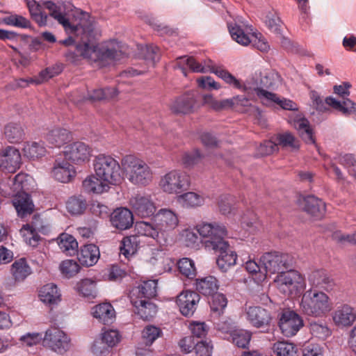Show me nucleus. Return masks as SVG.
<instances>
[{"label": "nucleus", "mask_w": 356, "mask_h": 356, "mask_svg": "<svg viewBox=\"0 0 356 356\" xmlns=\"http://www.w3.org/2000/svg\"><path fill=\"white\" fill-rule=\"evenodd\" d=\"M93 309V316L104 324L112 323L115 318V311L109 302L99 304Z\"/></svg>", "instance_id": "nucleus-36"}, {"label": "nucleus", "mask_w": 356, "mask_h": 356, "mask_svg": "<svg viewBox=\"0 0 356 356\" xmlns=\"http://www.w3.org/2000/svg\"><path fill=\"white\" fill-rule=\"evenodd\" d=\"M63 70V65L61 63H56L55 65L47 67L39 73L36 83L38 84L47 81L60 74Z\"/></svg>", "instance_id": "nucleus-49"}, {"label": "nucleus", "mask_w": 356, "mask_h": 356, "mask_svg": "<svg viewBox=\"0 0 356 356\" xmlns=\"http://www.w3.org/2000/svg\"><path fill=\"white\" fill-rule=\"evenodd\" d=\"M177 214L170 209H161L154 215L151 222L139 221L135 225L136 233L154 239L161 247L172 240V232L179 225Z\"/></svg>", "instance_id": "nucleus-2"}, {"label": "nucleus", "mask_w": 356, "mask_h": 356, "mask_svg": "<svg viewBox=\"0 0 356 356\" xmlns=\"http://www.w3.org/2000/svg\"><path fill=\"white\" fill-rule=\"evenodd\" d=\"M141 236L137 233L136 235L124 237L121 242L120 254L127 259L136 254L141 243Z\"/></svg>", "instance_id": "nucleus-39"}, {"label": "nucleus", "mask_w": 356, "mask_h": 356, "mask_svg": "<svg viewBox=\"0 0 356 356\" xmlns=\"http://www.w3.org/2000/svg\"><path fill=\"white\" fill-rule=\"evenodd\" d=\"M246 318L251 325L257 328L268 326L271 316L268 310L261 307H249L246 309Z\"/></svg>", "instance_id": "nucleus-21"}, {"label": "nucleus", "mask_w": 356, "mask_h": 356, "mask_svg": "<svg viewBox=\"0 0 356 356\" xmlns=\"http://www.w3.org/2000/svg\"><path fill=\"white\" fill-rule=\"evenodd\" d=\"M54 177L62 183H67L76 175L74 167L66 160H56L52 169Z\"/></svg>", "instance_id": "nucleus-26"}, {"label": "nucleus", "mask_w": 356, "mask_h": 356, "mask_svg": "<svg viewBox=\"0 0 356 356\" xmlns=\"http://www.w3.org/2000/svg\"><path fill=\"white\" fill-rule=\"evenodd\" d=\"M309 329L314 337L321 340H325L332 334L330 328L323 321H312L309 323Z\"/></svg>", "instance_id": "nucleus-45"}, {"label": "nucleus", "mask_w": 356, "mask_h": 356, "mask_svg": "<svg viewBox=\"0 0 356 356\" xmlns=\"http://www.w3.org/2000/svg\"><path fill=\"white\" fill-rule=\"evenodd\" d=\"M201 237V243L205 250L223 249L228 245L226 237L228 232L226 226L219 222H202L195 226Z\"/></svg>", "instance_id": "nucleus-6"}, {"label": "nucleus", "mask_w": 356, "mask_h": 356, "mask_svg": "<svg viewBox=\"0 0 356 356\" xmlns=\"http://www.w3.org/2000/svg\"><path fill=\"white\" fill-rule=\"evenodd\" d=\"M3 136L10 143H19L25 138V131L21 124L11 122L5 125Z\"/></svg>", "instance_id": "nucleus-35"}, {"label": "nucleus", "mask_w": 356, "mask_h": 356, "mask_svg": "<svg viewBox=\"0 0 356 356\" xmlns=\"http://www.w3.org/2000/svg\"><path fill=\"white\" fill-rule=\"evenodd\" d=\"M129 205L136 215L141 218L154 216L156 211L155 203L149 195L136 194L130 198Z\"/></svg>", "instance_id": "nucleus-14"}, {"label": "nucleus", "mask_w": 356, "mask_h": 356, "mask_svg": "<svg viewBox=\"0 0 356 356\" xmlns=\"http://www.w3.org/2000/svg\"><path fill=\"white\" fill-rule=\"evenodd\" d=\"M304 326L302 318L294 311L284 312L279 320V327L286 337L295 336Z\"/></svg>", "instance_id": "nucleus-13"}, {"label": "nucleus", "mask_w": 356, "mask_h": 356, "mask_svg": "<svg viewBox=\"0 0 356 356\" xmlns=\"http://www.w3.org/2000/svg\"><path fill=\"white\" fill-rule=\"evenodd\" d=\"M131 304L135 307V312L143 320L149 321L157 313V307L155 304L146 299H138L132 297L130 299Z\"/></svg>", "instance_id": "nucleus-27"}, {"label": "nucleus", "mask_w": 356, "mask_h": 356, "mask_svg": "<svg viewBox=\"0 0 356 356\" xmlns=\"http://www.w3.org/2000/svg\"><path fill=\"white\" fill-rule=\"evenodd\" d=\"M209 304L213 314L219 316L223 313V311L227 306V300L223 294L216 293L211 296V300L209 301Z\"/></svg>", "instance_id": "nucleus-51"}, {"label": "nucleus", "mask_w": 356, "mask_h": 356, "mask_svg": "<svg viewBox=\"0 0 356 356\" xmlns=\"http://www.w3.org/2000/svg\"><path fill=\"white\" fill-rule=\"evenodd\" d=\"M161 330L154 325L146 326L142 332L143 338L147 345H152L153 342L161 335Z\"/></svg>", "instance_id": "nucleus-57"}, {"label": "nucleus", "mask_w": 356, "mask_h": 356, "mask_svg": "<svg viewBox=\"0 0 356 356\" xmlns=\"http://www.w3.org/2000/svg\"><path fill=\"white\" fill-rule=\"evenodd\" d=\"M325 103L334 109L341 113L344 115L354 114L356 115V103L346 98L340 102L332 97H327L325 99Z\"/></svg>", "instance_id": "nucleus-38"}, {"label": "nucleus", "mask_w": 356, "mask_h": 356, "mask_svg": "<svg viewBox=\"0 0 356 356\" xmlns=\"http://www.w3.org/2000/svg\"><path fill=\"white\" fill-rule=\"evenodd\" d=\"M159 186L167 194L178 195L190 187L191 179L186 172L174 170L161 177Z\"/></svg>", "instance_id": "nucleus-9"}, {"label": "nucleus", "mask_w": 356, "mask_h": 356, "mask_svg": "<svg viewBox=\"0 0 356 356\" xmlns=\"http://www.w3.org/2000/svg\"><path fill=\"white\" fill-rule=\"evenodd\" d=\"M199 108L195 94L188 92L178 97L171 105V110L176 113H190Z\"/></svg>", "instance_id": "nucleus-23"}, {"label": "nucleus", "mask_w": 356, "mask_h": 356, "mask_svg": "<svg viewBox=\"0 0 356 356\" xmlns=\"http://www.w3.org/2000/svg\"><path fill=\"white\" fill-rule=\"evenodd\" d=\"M207 195L201 192L181 193L176 197V202L183 209H193L203 206Z\"/></svg>", "instance_id": "nucleus-19"}, {"label": "nucleus", "mask_w": 356, "mask_h": 356, "mask_svg": "<svg viewBox=\"0 0 356 356\" xmlns=\"http://www.w3.org/2000/svg\"><path fill=\"white\" fill-rule=\"evenodd\" d=\"M200 301V296L195 291H184L177 297V305L181 314L186 317L193 315Z\"/></svg>", "instance_id": "nucleus-18"}, {"label": "nucleus", "mask_w": 356, "mask_h": 356, "mask_svg": "<svg viewBox=\"0 0 356 356\" xmlns=\"http://www.w3.org/2000/svg\"><path fill=\"white\" fill-rule=\"evenodd\" d=\"M58 244L60 249L67 256H74L78 252V242L69 234H61L58 237Z\"/></svg>", "instance_id": "nucleus-41"}, {"label": "nucleus", "mask_w": 356, "mask_h": 356, "mask_svg": "<svg viewBox=\"0 0 356 356\" xmlns=\"http://www.w3.org/2000/svg\"><path fill=\"white\" fill-rule=\"evenodd\" d=\"M39 297L47 305H57L61 300V294L57 286L53 283L44 285L40 290Z\"/></svg>", "instance_id": "nucleus-37"}, {"label": "nucleus", "mask_w": 356, "mask_h": 356, "mask_svg": "<svg viewBox=\"0 0 356 356\" xmlns=\"http://www.w3.org/2000/svg\"><path fill=\"white\" fill-rule=\"evenodd\" d=\"M67 209L72 215H80L86 210V201L81 197H72L67 202Z\"/></svg>", "instance_id": "nucleus-52"}, {"label": "nucleus", "mask_w": 356, "mask_h": 356, "mask_svg": "<svg viewBox=\"0 0 356 356\" xmlns=\"http://www.w3.org/2000/svg\"><path fill=\"white\" fill-rule=\"evenodd\" d=\"M13 204L18 216L21 218L26 217L27 215L31 214L34 208L31 197L26 193L18 194L13 200Z\"/></svg>", "instance_id": "nucleus-34"}, {"label": "nucleus", "mask_w": 356, "mask_h": 356, "mask_svg": "<svg viewBox=\"0 0 356 356\" xmlns=\"http://www.w3.org/2000/svg\"><path fill=\"white\" fill-rule=\"evenodd\" d=\"M309 282L311 288L302 293L300 310L309 317H325L333 308L332 299L327 293L334 290L335 282L326 271L318 270L310 274Z\"/></svg>", "instance_id": "nucleus-1"}, {"label": "nucleus", "mask_w": 356, "mask_h": 356, "mask_svg": "<svg viewBox=\"0 0 356 356\" xmlns=\"http://www.w3.org/2000/svg\"><path fill=\"white\" fill-rule=\"evenodd\" d=\"M196 290L204 296H213L218 289L217 280L213 276H208L196 280Z\"/></svg>", "instance_id": "nucleus-40"}, {"label": "nucleus", "mask_w": 356, "mask_h": 356, "mask_svg": "<svg viewBox=\"0 0 356 356\" xmlns=\"http://www.w3.org/2000/svg\"><path fill=\"white\" fill-rule=\"evenodd\" d=\"M244 87L243 92L249 97L254 98V95L255 94L264 105L273 106L276 105L277 102L279 100V96L277 94L268 91L259 86L256 82H251L247 80Z\"/></svg>", "instance_id": "nucleus-16"}, {"label": "nucleus", "mask_w": 356, "mask_h": 356, "mask_svg": "<svg viewBox=\"0 0 356 356\" xmlns=\"http://www.w3.org/2000/svg\"><path fill=\"white\" fill-rule=\"evenodd\" d=\"M245 268L256 283L260 284L266 280V273L261 271L259 266L254 260H248L245 264Z\"/></svg>", "instance_id": "nucleus-54"}, {"label": "nucleus", "mask_w": 356, "mask_h": 356, "mask_svg": "<svg viewBox=\"0 0 356 356\" xmlns=\"http://www.w3.org/2000/svg\"><path fill=\"white\" fill-rule=\"evenodd\" d=\"M24 154L30 159L42 157L45 154V147L37 142L26 143L23 148Z\"/></svg>", "instance_id": "nucleus-47"}, {"label": "nucleus", "mask_w": 356, "mask_h": 356, "mask_svg": "<svg viewBox=\"0 0 356 356\" xmlns=\"http://www.w3.org/2000/svg\"><path fill=\"white\" fill-rule=\"evenodd\" d=\"M183 236L187 247L198 249L202 245L199 236L191 229H186L184 231Z\"/></svg>", "instance_id": "nucleus-63"}, {"label": "nucleus", "mask_w": 356, "mask_h": 356, "mask_svg": "<svg viewBox=\"0 0 356 356\" xmlns=\"http://www.w3.org/2000/svg\"><path fill=\"white\" fill-rule=\"evenodd\" d=\"M292 125L298 131L300 136L307 144H315L312 129L309 121L300 116H296L291 121Z\"/></svg>", "instance_id": "nucleus-33"}, {"label": "nucleus", "mask_w": 356, "mask_h": 356, "mask_svg": "<svg viewBox=\"0 0 356 356\" xmlns=\"http://www.w3.org/2000/svg\"><path fill=\"white\" fill-rule=\"evenodd\" d=\"M11 271L16 281H23L31 273V268L26 259L22 258L12 264Z\"/></svg>", "instance_id": "nucleus-44"}, {"label": "nucleus", "mask_w": 356, "mask_h": 356, "mask_svg": "<svg viewBox=\"0 0 356 356\" xmlns=\"http://www.w3.org/2000/svg\"><path fill=\"white\" fill-rule=\"evenodd\" d=\"M200 157L201 154L198 150H194L191 152H184L181 155L180 162L185 168H190L196 164Z\"/></svg>", "instance_id": "nucleus-64"}, {"label": "nucleus", "mask_w": 356, "mask_h": 356, "mask_svg": "<svg viewBox=\"0 0 356 356\" xmlns=\"http://www.w3.org/2000/svg\"><path fill=\"white\" fill-rule=\"evenodd\" d=\"M122 172L124 177L133 185L148 186L153 180V171L142 159L128 154L121 159Z\"/></svg>", "instance_id": "nucleus-5"}, {"label": "nucleus", "mask_w": 356, "mask_h": 356, "mask_svg": "<svg viewBox=\"0 0 356 356\" xmlns=\"http://www.w3.org/2000/svg\"><path fill=\"white\" fill-rule=\"evenodd\" d=\"M4 22L7 25L23 29H28L31 26V24L29 19L18 15H13L4 18Z\"/></svg>", "instance_id": "nucleus-60"}, {"label": "nucleus", "mask_w": 356, "mask_h": 356, "mask_svg": "<svg viewBox=\"0 0 356 356\" xmlns=\"http://www.w3.org/2000/svg\"><path fill=\"white\" fill-rule=\"evenodd\" d=\"M31 17L40 26H45L47 23L48 15L41 10V6L35 0H25Z\"/></svg>", "instance_id": "nucleus-43"}, {"label": "nucleus", "mask_w": 356, "mask_h": 356, "mask_svg": "<svg viewBox=\"0 0 356 356\" xmlns=\"http://www.w3.org/2000/svg\"><path fill=\"white\" fill-rule=\"evenodd\" d=\"M82 29L70 32L76 35L83 34V37L81 41L76 42L74 51L68 50L65 54L66 60L75 65H80L83 59H89V31L84 25Z\"/></svg>", "instance_id": "nucleus-11"}, {"label": "nucleus", "mask_w": 356, "mask_h": 356, "mask_svg": "<svg viewBox=\"0 0 356 356\" xmlns=\"http://www.w3.org/2000/svg\"><path fill=\"white\" fill-rule=\"evenodd\" d=\"M157 281L151 280L143 282L137 287H134L130 293V299L132 297L138 299L150 298L156 296Z\"/></svg>", "instance_id": "nucleus-30"}, {"label": "nucleus", "mask_w": 356, "mask_h": 356, "mask_svg": "<svg viewBox=\"0 0 356 356\" xmlns=\"http://www.w3.org/2000/svg\"><path fill=\"white\" fill-rule=\"evenodd\" d=\"M140 54L147 62V65L153 67L156 60L159 58V49L153 44L141 46L140 47Z\"/></svg>", "instance_id": "nucleus-46"}, {"label": "nucleus", "mask_w": 356, "mask_h": 356, "mask_svg": "<svg viewBox=\"0 0 356 356\" xmlns=\"http://www.w3.org/2000/svg\"><path fill=\"white\" fill-rule=\"evenodd\" d=\"M356 318V314L353 307L343 305L334 312L332 320L338 327H348L351 325Z\"/></svg>", "instance_id": "nucleus-28"}, {"label": "nucleus", "mask_w": 356, "mask_h": 356, "mask_svg": "<svg viewBox=\"0 0 356 356\" xmlns=\"http://www.w3.org/2000/svg\"><path fill=\"white\" fill-rule=\"evenodd\" d=\"M102 340L109 348H113L120 341L121 335L117 330L104 329L102 332Z\"/></svg>", "instance_id": "nucleus-55"}, {"label": "nucleus", "mask_w": 356, "mask_h": 356, "mask_svg": "<svg viewBox=\"0 0 356 356\" xmlns=\"http://www.w3.org/2000/svg\"><path fill=\"white\" fill-rule=\"evenodd\" d=\"M236 346L239 348H246L251 339V334L245 330H235L230 337Z\"/></svg>", "instance_id": "nucleus-53"}, {"label": "nucleus", "mask_w": 356, "mask_h": 356, "mask_svg": "<svg viewBox=\"0 0 356 356\" xmlns=\"http://www.w3.org/2000/svg\"><path fill=\"white\" fill-rule=\"evenodd\" d=\"M63 154L66 160L80 163L88 159L89 149L84 143L77 141L65 147Z\"/></svg>", "instance_id": "nucleus-22"}, {"label": "nucleus", "mask_w": 356, "mask_h": 356, "mask_svg": "<svg viewBox=\"0 0 356 356\" xmlns=\"http://www.w3.org/2000/svg\"><path fill=\"white\" fill-rule=\"evenodd\" d=\"M179 63L186 64L193 72L197 73L211 72L215 74L226 83L233 86L234 88L244 91L245 82L241 83L234 76L220 65H214L211 60H204L203 63L197 61L193 57L184 56L179 58Z\"/></svg>", "instance_id": "nucleus-7"}, {"label": "nucleus", "mask_w": 356, "mask_h": 356, "mask_svg": "<svg viewBox=\"0 0 356 356\" xmlns=\"http://www.w3.org/2000/svg\"><path fill=\"white\" fill-rule=\"evenodd\" d=\"M46 140L52 146L60 147L72 140V134L66 129L56 127L47 134Z\"/></svg>", "instance_id": "nucleus-29"}, {"label": "nucleus", "mask_w": 356, "mask_h": 356, "mask_svg": "<svg viewBox=\"0 0 356 356\" xmlns=\"http://www.w3.org/2000/svg\"><path fill=\"white\" fill-rule=\"evenodd\" d=\"M111 223L119 230H127L134 224V215L131 211L126 207L117 208L111 215Z\"/></svg>", "instance_id": "nucleus-20"}, {"label": "nucleus", "mask_w": 356, "mask_h": 356, "mask_svg": "<svg viewBox=\"0 0 356 356\" xmlns=\"http://www.w3.org/2000/svg\"><path fill=\"white\" fill-rule=\"evenodd\" d=\"M94 175L90 178V192L102 194L107 192L110 185L121 183L122 167L117 160L110 155L99 154L93 157Z\"/></svg>", "instance_id": "nucleus-3"}, {"label": "nucleus", "mask_w": 356, "mask_h": 356, "mask_svg": "<svg viewBox=\"0 0 356 356\" xmlns=\"http://www.w3.org/2000/svg\"><path fill=\"white\" fill-rule=\"evenodd\" d=\"M218 205L220 213L225 216H229L234 213L235 200L227 194L221 195L218 201Z\"/></svg>", "instance_id": "nucleus-48"}, {"label": "nucleus", "mask_w": 356, "mask_h": 356, "mask_svg": "<svg viewBox=\"0 0 356 356\" xmlns=\"http://www.w3.org/2000/svg\"><path fill=\"white\" fill-rule=\"evenodd\" d=\"M202 102L203 104L216 111L228 108L227 99L218 100L211 95H204L202 97Z\"/></svg>", "instance_id": "nucleus-56"}, {"label": "nucleus", "mask_w": 356, "mask_h": 356, "mask_svg": "<svg viewBox=\"0 0 356 356\" xmlns=\"http://www.w3.org/2000/svg\"><path fill=\"white\" fill-rule=\"evenodd\" d=\"M340 164L347 168L349 174L356 179V158L352 154H345L339 157Z\"/></svg>", "instance_id": "nucleus-61"}, {"label": "nucleus", "mask_w": 356, "mask_h": 356, "mask_svg": "<svg viewBox=\"0 0 356 356\" xmlns=\"http://www.w3.org/2000/svg\"><path fill=\"white\" fill-rule=\"evenodd\" d=\"M251 97L248 98L244 95H236L227 99L228 108H235L243 113L254 112L258 115H261V111L250 102Z\"/></svg>", "instance_id": "nucleus-31"}, {"label": "nucleus", "mask_w": 356, "mask_h": 356, "mask_svg": "<svg viewBox=\"0 0 356 356\" xmlns=\"http://www.w3.org/2000/svg\"><path fill=\"white\" fill-rule=\"evenodd\" d=\"M304 211L316 218H321L325 213V204L314 195H308L300 200Z\"/></svg>", "instance_id": "nucleus-25"}, {"label": "nucleus", "mask_w": 356, "mask_h": 356, "mask_svg": "<svg viewBox=\"0 0 356 356\" xmlns=\"http://www.w3.org/2000/svg\"><path fill=\"white\" fill-rule=\"evenodd\" d=\"M118 94V90L116 88H106V89H97L92 91L90 94V100H101L103 99L113 98Z\"/></svg>", "instance_id": "nucleus-62"}, {"label": "nucleus", "mask_w": 356, "mask_h": 356, "mask_svg": "<svg viewBox=\"0 0 356 356\" xmlns=\"http://www.w3.org/2000/svg\"><path fill=\"white\" fill-rule=\"evenodd\" d=\"M60 270L66 277L70 278L79 272V266L75 261L67 259L60 264Z\"/></svg>", "instance_id": "nucleus-58"}, {"label": "nucleus", "mask_w": 356, "mask_h": 356, "mask_svg": "<svg viewBox=\"0 0 356 356\" xmlns=\"http://www.w3.org/2000/svg\"><path fill=\"white\" fill-rule=\"evenodd\" d=\"M46 346L58 353H63L70 347V339L60 329L52 327L47 330L43 339Z\"/></svg>", "instance_id": "nucleus-12"}, {"label": "nucleus", "mask_w": 356, "mask_h": 356, "mask_svg": "<svg viewBox=\"0 0 356 356\" xmlns=\"http://www.w3.org/2000/svg\"><path fill=\"white\" fill-rule=\"evenodd\" d=\"M211 250L219 252L216 264L222 272H226L231 266L236 264L237 254L234 251L229 250V243L228 245L223 249H212Z\"/></svg>", "instance_id": "nucleus-32"}, {"label": "nucleus", "mask_w": 356, "mask_h": 356, "mask_svg": "<svg viewBox=\"0 0 356 356\" xmlns=\"http://www.w3.org/2000/svg\"><path fill=\"white\" fill-rule=\"evenodd\" d=\"M93 32L95 36L101 34L100 29L90 21V38ZM127 54L124 47L115 40L97 44L90 42V65L104 67L114 65L123 60Z\"/></svg>", "instance_id": "nucleus-4"}, {"label": "nucleus", "mask_w": 356, "mask_h": 356, "mask_svg": "<svg viewBox=\"0 0 356 356\" xmlns=\"http://www.w3.org/2000/svg\"><path fill=\"white\" fill-rule=\"evenodd\" d=\"M44 6L49 10V15L56 19L59 24H62L66 31L73 32L83 29V24L81 23L72 24L62 13L60 7L54 2L50 1H45Z\"/></svg>", "instance_id": "nucleus-24"}, {"label": "nucleus", "mask_w": 356, "mask_h": 356, "mask_svg": "<svg viewBox=\"0 0 356 356\" xmlns=\"http://www.w3.org/2000/svg\"><path fill=\"white\" fill-rule=\"evenodd\" d=\"M272 350L276 356H298V348L293 343L285 341L273 343Z\"/></svg>", "instance_id": "nucleus-42"}, {"label": "nucleus", "mask_w": 356, "mask_h": 356, "mask_svg": "<svg viewBox=\"0 0 356 356\" xmlns=\"http://www.w3.org/2000/svg\"><path fill=\"white\" fill-rule=\"evenodd\" d=\"M277 140L280 145L284 147H289L292 150H296L299 148L298 140L289 132L279 134Z\"/></svg>", "instance_id": "nucleus-59"}, {"label": "nucleus", "mask_w": 356, "mask_h": 356, "mask_svg": "<svg viewBox=\"0 0 356 356\" xmlns=\"http://www.w3.org/2000/svg\"><path fill=\"white\" fill-rule=\"evenodd\" d=\"M178 268L180 273L189 280L196 276V268L194 261L188 258H182L178 261Z\"/></svg>", "instance_id": "nucleus-50"}, {"label": "nucleus", "mask_w": 356, "mask_h": 356, "mask_svg": "<svg viewBox=\"0 0 356 356\" xmlns=\"http://www.w3.org/2000/svg\"><path fill=\"white\" fill-rule=\"evenodd\" d=\"M260 262L267 274L273 275L287 270L292 266L293 259L288 254L277 252H266L260 258Z\"/></svg>", "instance_id": "nucleus-10"}, {"label": "nucleus", "mask_w": 356, "mask_h": 356, "mask_svg": "<svg viewBox=\"0 0 356 356\" xmlns=\"http://www.w3.org/2000/svg\"><path fill=\"white\" fill-rule=\"evenodd\" d=\"M227 27L232 38L237 43L243 46L250 44L252 40L249 31H252V29L241 18L228 22Z\"/></svg>", "instance_id": "nucleus-17"}, {"label": "nucleus", "mask_w": 356, "mask_h": 356, "mask_svg": "<svg viewBox=\"0 0 356 356\" xmlns=\"http://www.w3.org/2000/svg\"><path fill=\"white\" fill-rule=\"evenodd\" d=\"M278 291L286 296L296 295L305 287V277L297 270L281 272L274 279Z\"/></svg>", "instance_id": "nucleus-8"}, {"label": "nucleus", "mask_w": 356, "mask_h": 356, "mask_svg": "<svg viewBox=\"0 0 356 356\" xmlns=\"http://www.w3.org/2000/svg\"><path fill=\"white\" fill-rule=\"evenodd\" d=\"M21 164V154L16 147L8 146L0 153V169L3 172L15 173Z\"/></svg>", "instance_id": "nucleus-15"}]
</instances>
